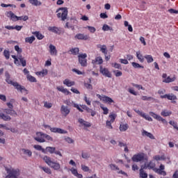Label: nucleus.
<instances>
[{
    "mask_svg": "<svg viewBox=\"0 0 178 178\" xmlns=\"http://www.w3.org/2000/svg\"><path fill=\"white\" fill-rule=\"evenodd\" d=\"M56 148L53 147H46V151L47 152H49V154H54Z\"/></svg>",
    "mask_w": 178,
    "mask_h": 178,
    "instance_id": "49530a36",
    "label": "nucleus"
},
{
    "mask_svg": "<svg viewBox=\"0 0 178 178\" xmlns=\"http://www.w3.org/2000/svg\"><path fill=\"white\" fill-rule=\"evenodd\" d=\"M141 99L142 101H149L151 99L154 100L155 99H154L152 97L142 96Z\"/></svg>",
    "mask_w": 178,
    "mask_h": 178,
    "instance_id": "13d9d810",
    "label": "nucleus"
},
{
    "mask_svg": "<svg viewBox=\"0 0 178 178\" xmlns=\"http://www.w3.org/2000/svg\"><path fill=\"white\" fill-rule=\"evenodd\" d=\"M88 83H84V87L87 88V90H92V85H91V78L88 79Z\"/></svg>",
    "mask_w": 178,
    "mask_h": 178,
    "instance_id": "e433bc0d",
    "label": "nucleus"
},
{
    "mask_svg": "<svg viewBox=\"0 0 178 178\" xmlns=\"http://www.w3.org/2000/svg\"><path fill=\"white\" fill-rule=\"evenodd\" d=\"M120 131H127L129 129V124H120Z\"/></svg>",
    "mask_w": 178,
    "mask_h": 178,
    "instance_id": "c756f323",
    "label": "nucleus"
},
{
    "mask_svg": "<svg viewBox=\"0 0 178 178\" xmlns=\"http://www.w3.org/2000/svg\"><path fill=\"white\" fill-rule=\"evenodd\" d=\"M64 86H66L67 87H73V86H75L76 82L73 81H70L69 79H65L63 81Z\"/></svg>",
    "mask_w": 178,
    "mask_h": 178,
    "instance_id": "b1692460",
    "label": "nucleus"
},
{
    "mask_svg": "<svg viewBox=\"0 0 178 178\" xmlns=\"http://www.w3.org/2000/svg\"><path fill=\"white\" fill-rule=\"evenodd\" d=\"M81 169L83 172H88L90 170V168L87 165H81Z\"/></svg>",
    "mask_w": 178,
    "mask_h": 178,
    "instance_id": "774afa93",
    "label": "nucleus"
},
{
    "mask_svg": "<svg viewBox=\"0 0 178 178\" xmlns=\"http://www.w3.org/2000/svg\"><path fill=\"white\" fill-rule=\"evenodd\" d=\"M44 136L45 134L38 132L36 133V137L34 138V140L38 141V143H45Z\"/></svg>",
    "mask_w": 178,
    "mask_h": 178,
    "instance_id": "f8f14e48",
    "label": "nucleus"
},
{
    "mask_svg": "<svg viewBox=\"0 0 178 178\" xmlns=\"http://www.w3.org/2000/svg\"><path fill=\"white\" fill-rule=\"evenodd\" d=\"M42 159L54 170H60V164L58 161H52V159L48 156H44Z\"/></svg>",
    "mask_w": 178,
    "mask_h": 178,
    "instance_id": "7ed1b4c3",
    "label": "nucleus"
},
{
    "mask_svg": "<svg viewBox=\"0 0 178 178\" xmlns=\"http://www.w3.org/2000/svg\"><path fill=\"white\" fill-rule=\"evenodd\" d=\"M1 6L2 8H16V5L15 4H5V3H1Z\"/></svg>",
    "mask_w": 178,
    "mask_h": 178,
    "instance_id": "864d4df0",
    "label": "nucleus"
},
{
    "mask_svg": "<svg viewBox=\"0 0 178 178\" xmlns=\"http://www.w3.org/2000/svg\"><path fill=\"white\" fill-rule=\"evenodd\" d=\"M33 148H35V149H36L37 151H42L43 154H45V149L42 148V146L40 145H33Z\"/></svg>",
    "mask_w": 178,
    "mask_h": 178,
    "instance_id": "58836bf2",
    "label": "nucleus"
},
{
    "mask_svg": "<svg viewBox=\"0 0 178 178\" xmlns=\"http://www.w3.org/2000/svg\"><path fill=\"white\" fill-rule=\"evenodd\" d=\"M15 49L17 52V54H22V52H23V50L19 47V45H15Z\"/></svg>",
    "mask_w": 178,
    "mask_h": 178,
    "instance_id": "69168bd1",
    "label": "nucleus"
},
{
    "mask_svg": "<svg viewBox=\"0 0 178 178\" xmlns=\"http://www.w3.org/2000/svg\"><path fill=\"white\" fill-rule=\"evenodd\" d=\"M131 65H132L133 67H134V69H144V66L140 65L138 63L133 62V63H131Z\"/></svg>",
    "mask_w": 178,
    "mask_h": 178,
    "instance_id": "ea45409f",
    "label": "nucleus"
},
{
    "mask_svg": "<svg viewBox=\"0 0 178 178\" xmlns=\"http://www.w3.org/2000/svg\"><path fill=\"white\" fill-rule=\"evenodd\" d=\"M133 162H141V161H144V154L139 153L137 154H135L131 158Z\"/></svg>",
    "mask_w": 178,
    "mask_h": 178,
    "instance_id": "dca6fc26",
    "label": "nucleus"
},
{
    "mask_svg": "<svg viewBox=\"0 0 178 178\" xmlns=\"http://www.w3.org/2000/svg\"><path fill=\"white\" fill-rule=\"evenodd\" d=\"M101 109L103 111L104 115H108L109 113V109L107 107H104V106H100Z\"/></svg>",
    "mask_w": 178,
    "mask_h": 178,
    "instance_id": "603ef678",
    "label": "nucleus"
},
{
    "mask_svg": "<svg viewBox=\"0 0 178 178\" xmlns=\"http://www.w3.org/2000/svg\"><path fill=\"white\" fill-rule=\"evenodd\" d=\"M75 38L76 40H83V41H87V40L90 39V36H88V35H84L83 33H78L75 35Z\"/></svg>",
    "mask_w": 178,
    "mask_h": 178,
    "instance_id": "412c9836",
    "label": "nucleus"
},
{
    "mask_svg": "<svg viewBox=\"0 0 178 178\" xmlns=\"http://www.w3.org/2000/svg\"><path fill=\"white\" fill-rule=\"evenodd\" d=\"M32 34L35 35V37L38 38V40H42L44 38V35H42L39 31L33 32Z\"/></svg>",
    "mask_w": 178,
    "mask_h": 178,
    "instance_id": "72a5a7b5",
    "label": "nucleus"
},
{
    "mask_svg": "<svg viewBox=\"0 0 178 178\" xmlns=\"http://www.w3.org/2000/svg\"><path fill=\"white\" fill-rule=\"evenodd\" d=\"M109 166L111 170H119V168L115 164H110Z\"/></svg>",
    "mask_w": 178,
    "mask_h": 178,
    "instance_id": "338daca9",
    "label": "nucleus"
},
{
    "mask_svg": "<svg viewBox=\"0 0 178 178\" xmlns=\"http://www.w3.org/2000/svg\"><path fill=\"white\" fill-rule=\"evenodd\" d=\"M47 30H49V31H51V33L58 34V35H60V34H62V28H58L56 26H49Z\"/></svg>",
    "mask_w": 178,
    "mask_h": 178,
    "instance_id": "4468645a",
    "label": "nucleus"
},
{
    "mask_svg": "<svg viewBox=\"0 0 178 178\" xmlns=\"http://www.w3.org/2000/svg\"><path fill=\"white\" fill-rule=\"evenodd\" d=\"M113 73L115 74V77H120L123 74L122 71L119 70L113 71Z\"/></svg>",
    "mask_w": 178,
    "mask_h": 178,
    "instance_id": "052dcab7",
    "label": "nucleus"
},
{
    "mask_svg": "<svg viewBox=\"0 0 178 178\" xmlns=\"http://www.w3.org/2000/svg\"><path fill=\"white\" fill-rule=\"evenodd\" d=\"M64 104H65V105H67L68 106H71V105H72V106H74V108H76V109H78V111H79V112H84V111L80 108V106H79V104L74 103V102H71L70 100H65L64 102Z\"/></svg>",
    "mask_w": 178,
    "mask_h": 178,
    "instance_id": "f3484780",
    "label": "nucleus"
},
{
    "mask_svg": "<svg viewBox=\"0 0 178 178\" xmlns=\"http://www.w3.org/2000/svg\"><path fill=\"white\" fill-rule=\"evenodd\" d=\"M97 48H99L100 52L104 54V55H108V49L106 48V45L105 44H97Z\"/></svg>",
    "mask_w": 178,
    "mask_h": 178,
    "instance_id": "4be33fe9",
    "label": "nucleus"
},
{
    "mask_svg": "<svg viewBox=\"0 0 178 178\" xmlns=\"http://www.w3.org/2000/svg\"><path fill=\"white\" fill-rule=\"evenodd\" d=\"M19 62L23 67H26V66H27V60H26V58H20Z\"/></svg>",
    "mask_w": 178,
    "mask_h": 178,
    "instance_id": "de8ad7c7",
    "label": "nucleus"
},
{
    "mask_svg": "<svg viewBox=\"0 0 178 178\" xmlns=\"http://www.w3.org/2000/svg\"><path fill=\"white\" fill-rule=\"evenodd\" d=\"M79 48H77V47L72 48V49L70 50V52H72V54L73 55H77V54H79Z\"/></svg>",
    "mask_w": 178,
    "mask_h": 178,
    "instance_id": "6e6d98bb",
    "label": "nucleus"
},
{
    "mask_svg": "<svg viewBox=\"0 0 178 178\" xmlns=\"http://www.w3.org/2000/svg\"><path fill=\"white\" fill-rule=\"evenodd\" d=\"M79 123L81 124L82 126H84V127H91V124L87 121H85L83 120V118H79L78 120Z\"/></svg>",
    "mask_w": 178,
    "mask_h": 178,
    "instance_id": "a878e982",
    "label": "nucleus"
},
{
    "mask_svg": "<svg viewBox=\"0 0 178 178\" xmlns=\"http://www.w3.org/2000/svg\"><path fill=\"white\" fill-rule=\"evenodd\" d=\"M78 58H79V62L80 65L83 67H86V66H87V59L86 58H87V54H79Z\"/></svg>",
    "mask_w": 178,
    "mask_h": 178,
    "instance_id": "9d476101",
    "label": "nucleus"
},
{
    "mask_svg": "<svg viewBox=\"0 0 178 178\" xmlns=\"http://www.w3.org/2000/svg\"><path fill=\"white\" fill-rule=\"evenodd\" d=\"M150 116H152L154 119H156V120H158L159 122H161L163 124H168V121H166L165 119L161 117V115L154 113V112H149Z\"/></svg>",
    "mask_w": 178,
    "mask_h": 178,
    "instance_id": "1a4fd4ad",
    "label": "nucleus"
},
{
    "mask_svg": "<svg viewBox=\"0 0 178 178\" xmlns=\"http://www.w3.org/2000/svg\"><path fill=\"white\" fill-rule=\"evenodd\" d=\"M3 112L4 113H0V119H2L4 122H10V120H12V118H10V116L16 118L17 115V113L12 108H4ZM9 115H10V116H9Z\"/></svg>",
    "mask_w": 178,
    "mask_h": 178,
    "instance_id": "f03ea898",
    "label": "nucleus"
},
{
    "mask_svg": "<svg viewBox=\"0 0 178 178\" xmlns=\"http://www.w3.org/2000/svg\"><path fill=\"white\" fill-rule=\"evenodd\" d=\"M6 83H8V84H11V86H13V87H15V88L17 90V91H20V92L22 93L25 92L26 94H27V89H26L24 86H22L17 82H13L10 79V78L6 79Z\"/></svg>",
    "mask_w": 178,
    "mask_h": 178,
    "instance_id": "39448f33",
    "label": "nucleus"
},
{
    "mask_svg": "<svg viewBox=\"0 0 178 178\" xmlns=\"http://www.w3.org/2000/svg\"><path fill=\"white\" fill-rule=\"evenodd\" d=\"M140 177L141 178H147L148 177V174L144 171V168L140 169Z\"/></svg>",
    "mask_w": 178,
    "mask_h": 178,
    "instance_id": "4c0bfd02",
    "label": "nucleus"
},
{
    "mask_svg": "<svg viewBox=\"0 0 178 178\" xmlns=\"http://www.w3.org/2000/svg\"><path fill=\"white\" fill-rule=\"evenodd\" d=\"M49 53L51 55V56H56L58 55V50H56V47H55L54 44H50L49 46Z\"/></svg>",
    "mask_w": 178,
    "mask_h": 178,
    "instance_id": "aec40b11",
    "label": "nucleus"
},
{
    "mask_svg": "<svg viewBox=\"0 0 178 178\" xmlns=\"http://www.w3.org/2000/svg\"><path fill=\"white\" fill-rule=\"evenodd\" d=\"M143 118L144 119H145V120H148V122H152V118H151L149 115H146L145 113L144 114V115L143 116Z\"/></svg>",
    "mask_w": 178,
    "mask_h": 178,
    "instance_id": "e2e57ef3",
    "label": "nucleus"
},
{
    "mask_svg": "<svg viewBox=\"0 0 178 178\" xmlns=\"http://www.w3.org/2000/svg\"><path fill=\"white\" fill-rule=\"evenodd\" d=\"M36 76H41V77H44L48 74V70H42V71L35 72Z\"/></svg>",
    "mask_w": 178,
    "mask_h": 178,
    "instance_id": "cd10ccee",
    "label": "nucleus"
},
{
    "mask_svg": "<svg viewBox=\"0 0 178 178\" xmlns=\"http://www.w3.org/2000/svg\"><path fill=\"white\" fill-rule=\"evenodd\" d=\"M161 116L166 118V117L170 116V115H172V111L164 109L161 111Z\"/></svg>",
    "mask_w": 178,
    "mask_h": 178,
    "instance_id": "7c9ffc66",
    "label": "nucleus"
},
{
    "mask_svg": "<svg viewBox=\"0 0 178 178\" xmlns=\"http://www.w3.org/2000/svg\"><path fill=\"white\" fill-rule=\"evenodd\" d=\"M160 98H161V99H167L169 101H176V99H177V97L173 95V93L161 95Z\"/></svg>",
    "mask_w": 178,
    "mask_h": 178,
    "instance_id": "ddd939ff",
    "label": "nucleus"
},
{
    "mask_svg": "<svg viewBox=\"0 0 178 178\" xmlns=\"http://www.w3.org/2000/svg\"><path fill=\"white\" fill-rule=\"evenodd\" d=\"M6 171L7 172V175L6 178H17L20 176V170L19 168H13L10 167V168L8 167L5 168Z\"/></svg>",
    "mask_w": 178,
    "mask_h": 178,
    "instance_id": "20e7f679",
    "label": "nucleus"
},
{
    "mask_svg": "<svg viewBox=\"0 0 178 178\" xmlns=\"http://www.w3.org/2000/svg\"><path fill=\"white\" fill-rule=\"evenodd\" d=\"M46 128L49 129L51 133H58V134H66L67 131H65L60 128L51 127L49 125H46Z\"/></svg>",
    "mask_w": 178,
    "mask_h": 178,
    "instance_id": "6e6552de",
    "label": "nucleus"
},
{
    "mask_svg": "<svg viewBox=\"0 0 178 178\" xmlns=\"http://www.w3.org/2000/svg\"><path fill=\"white\" fill-rule=\"evenodd\" d=\"M97 97L100 99V101H102V102H104L105 104H113V102H115L112 98L106 95H101L97 94Z\"/></svg>",
    "mask_w": 178,
    "mask_h": 178,
    "instance_id": "0eeeda50",
    "label": "nucleus"
},
{
    "mask_svg": "<svg viewBox=\"0 0 178 178\" xmlns=\"http://www.w3.org/2000/svg\"><path fill=\"white\" fill-rule=\"evenodd\" d=\"M176 80V76H174L172 78L168 76L166 79L163 80V83H173Z\"/></svg>",
    "mask_w": 178,
    "mask_h": 178,
    "instance_id": "f704fd0d",
    "label": "nucleus"
},
{
    "mask_svg": "<svg viewBox=\"0 0 178 178\" xmlns=\"http://www.w3.org/2000/svg\"><path fill=\"white\" fill-rule=\"evenodd\" d=\"M56 88H57L58 91L63 92V94H65V95H70V94H72V92H70V91H69V90L63 88V86H58Z\"/></svg>",
    "mask_w": 178,
    "mask_h": 178,
    "instance_id": "5701e85b",
    "label": "nucleus"
},
{
    "mask_svg": "<svg viewBox=\"0 0 178 178\" xmlns=\"http://www.w3.org/2000/svg\"><path fill=\"white\" fill-rule=\"evenodd\" d=\"M11 57L13 58V59H14V63L17 66H20V62L19 60H20V59L24 58L22 54H17V56L15 55H12Z\"/></svg>",
    "mask_w": 178,
    "mask_h": 178,
    "instance_id": "2eb2a0df",
    "label": "nucleus"
},
{
    "mask_svg": "<svg viewBox=\"0 0 178 178\" xmlns=\"http://www.w3.org/2000/svg\"><path fill=\"white\" fill-rule=\"evenodd\" d=\"M57 17L61 19L63 22H65L67 19V8H60L56 10Z\"/></svg>",
    "mask_w": 178,
    "mask_h": 178,
    "instance_id": "423d86ee",
    "label": "nucleus"
},
{
    "mask_svg": "<svg viewBox=\"0 0 178 178\" xmlns=\"http://www.w3.org/2000/svg\"><path fill=\"white\" fill-rule=\"evenodd\" d=\"M82 109H84V111H86V112L88 113H90V112H91V108H90L88 106H87L86 105H82L81 106Z\"/></svg>",
    "mask_w": 178,
    "mask_h": 178,
    "instance_id": "680f3d73",
    "label": "nucleus"
},
{
    "mask_svg": "<svg viewBox=\"0 0 178 178\" xmlns=\"http://www.w3.org/2000/svg\"><path fill=\"white\" fill-rule=\"evenodd\" d=\"M86 29H88L90 31V33H92V34H94V33H95V31H97V29L94 26H88L86 27Z\"/></svg>",
    "mask_w": 178,
    "mask_h": 178,
    "instance_id": "3c124183",
    "label": "nucleus"
},
{
    "mask_svg": "<svg viewBox=\"0 0 178 178\" xmlns=\"http://www.w3.org/2000/svg\"><path fill=\"white\" fill-rule=\"evenodd\" d=\"M34 41H35V37L34 36L27 37L25 38V42H28L29 44H33Z\"/></svg>",
    "mask_w": 178,
    "mask_h": 178,
    "instance_id": "c9c22d12",
    "label": "nucleus"
},
{
    "mask_svg": "<svg viewBox=\"0 0 178 178\" xmlns=\"http://www.w3.org/2000/svg\"><path fill=\"white\" fill-rule=\"evenodd\" d=\"M60 112L62 115H63V116L66 118V116H67V115L70 113V109H69L67 106L63 105L61 106V108H60Z\"/></svg>",
    "mask_w": 178,
    "mask_h": 178,
    "instance_id": "6ab92c4d",
    "label": "nucleus"
},
{
    "mask_svg": "<svg viewBox=\"0 0 178 178\" xmlns=\"http://www.w3.org/2000/svg\"><path fill=\"white\" fill-rule=\"evenodd\" d=\"M40 169H41L42 171L44 172V173H47V175H52V170H51V168L48 167H42L39 166Z\"/></svg>",
    "mask_w": 178,
    "mask_h": 178,
    "instance_id": "c85d7f7f",
    "label": "nucleus"
},
{
    "mask_svg": "<svg viewBox=\"0 0 178 178\" xmlns=\"http://www.w3.org/2000/svg\"><path fill=\"white\" fill-rule=\"evenodd\" d=\"M29 2L33 6H41L42 5V3L38 0H29Z\"/></svg>",
    "mask_w": 178,
    "mask_h": 178,
    "instance_id": "bb28decb",
    "label": "nucleus"
},
{
    "mask_svg": "<svg viewBox=\"0 0 178 178\" xmlns=\"http://www.w3.org/2000/svg\"><path fill=\"white\" fill-rule=\"evenodd\" d=\"M133 86L137 88L138 90H145V88H144V87H143V86L141 85L133 83Z\"/></svg>",
    "mask_w": 178,
    "mask_h": 178,
    "instance_id": "0e129e2a",
    "label": "nucleus"
},
{
    "mask_svg": "<svg viewBox=\"0 0 178 178\" xmlns=\"http://www.w3.org/2000/svg\"><path fill=\"white\" fill-rule=\"evenodd\" d=\"M17 19H18L17 22H18V20H23L24 22H27V20H29V16H27V15L20 16V17H18Z\"/></svg>",
    "mask_w": 178,
    "mask_h": 178,
    "instance_id": "4d7b16f0",
    "label": "nucleus"
},
{
    "mask_svg": "<svg viewBox=\"0 0 178 178\" xmlns=\"http://www.w3.org/2000/svg\"><path fill=\"white\" fill-rule=\"evenodd\" d=\"M145 59H146L147 63H152L154 62V58L151 55H145Z\"/></svg>",
    "mask_w": 178,
    "mask_h": 178,
    "instance_id": "a19ab883",
    "label": "nucleus"
},
{
    "mask_svg": "<svg viewBox=\"0 0 178 178\" xmlns=\"http://www.w3.org/2000/svg\"><path fill=\"white\" fill-rule=\"evenodd\" d=\"M6 16L9 17L13 22H17V15H15V13H13L12 11H7L6 13Z\"/></svg>",
    "mask_w": 178,
    "mask_h": 178,
    "instance_id": "a211bd4d",
    "label": "nucleus"
},
{
    "mask_svg": "<svg viewBox=\"0 0 178 178\" xmlns=\"http://www.w3.org/2000/svg\"><path fill=\"white\" fill-rule=\"evenodd\" d=\"M5 135V134L0 130V144H5L6 140L3 138V136Z\"/></svg>",
    "mask_w": 178,
    "mask_h": 178,
    "instance_id": "a18cd8bd",
    "label": "nucleus"
},
{
    "mask_svg": "<svg viewBox=\"0 0 178 178\" xmlns=\"http://www.w3.org/2000/svg\"><path fill=\"white\" fill-rule=\"evenodd\" d=\"M13 102H15V100L11 99L10 102L6 103L8 109H13V104H12Z\"/></svg>",
    "mask_w": 178,
    "mask_h": 178,
    "instance_id": "8fccbe9b",
    "label": "nucleus"
},
{
    "mask_svg": "<svg viewBox=\"0 0 178 178\" xmlns=\"http://www.w3.org/2000/svg\"><path fill=\"white\" fill-rule=\"evenodd\" d=\"M155 163H154L153 161H149V163L145 164L143 169H152V170H154L155 173H157V175L166 176V171H165V165H163V164H161L159 168H155Z\"/></svg>",
    "mask_w": 178,
    "mask_h": 178,
    "instance_id": "f257e3e1",
    "label": "nucleus"
},
{
    "mask_svg": "<svg viewBox=\"0 0 178 178\" xmlns=\"http://www.w3.org/2000/svg\"><path fill=\"white\" fill-rule=\"evenodd\" d=\"M22 151L25 155H28V156H31V155H33V152H31L30 149H22Z\"/></svg>",
    "mask_w": 178,
    "mask_h": 178,
    "instance_id": "09e8293b",
    "label": "nucleus"
},
{
    "mask_svg": "<svg viewBox=\"0 0 178 178\" xmlns=\"http://www.w3.org/2000/svg\"><path fill=\"white\" fill-rule=\"evenodd\" d=\"M116 116L118 115L115 113L110 114L108 116V118L111 119L110 121L113 123V122H115V120L116 119Z\"/></svg>",
    "mask_w": 178,
    "mask_h": 178,
    "instance_id": "5fc2aeb1",
    "label": "nucleus"
},
{
    "mask_svg": "<svg viewBox=\"0 0 178 178\" xmlns=\"http://www.w3.org/2000/svg\"><path fill=\"white\" fill-rule=\"evenodd\" d=\"M136 57H137V59H138V60L140 62V63H144V60L145 58L143 56V54H141L140 51L136 52Z\"/></svg>",
    "mask_w": 178,
    "mask_h": 178,
    "instance_id": "2f4dec72",
    "label": "nucleus"
},
{
    "mask_svg": "<svg viewBox=\"0 0 178 178\" xmlns=\"http://www.w3.org/2000/svg\"><path fill=\"white\" fill-rule=\"evenodd\" d=\"M142 136L143 137H148L149 138H151V140H155V136L154 135L145 130L142 131Z\"/></svg>",
    "mask_w": 178,
    "mask_h": 178,
    "instance_id": "393cba45",
    "label": "nucleus"
},
{
    "mask_svg": "<svg viewBox=\"0 0 178 178\" xmlns=\"http://www.w3.org/2000/svg\"><path fill=\"white\" fill-rule=\"evenodd\" d=\"M98 63V65H102L104 63V60L102 59V57L99 56L96 57L95 60H92V63Z\"/></svg>",
    "mask_w": 178,
    "mask_h": 178,
    "instance_id": "473e14b6",
    "label": "nucleus"
},
{
    "mask_svg": "<svg viewBox=\"0 0 178 178\" xmlns=\"http://www.w3.org/2000/svg\"><path fill=\"white\" fill-rule=\"evenodd\" d=\"M3 55L6 58V59L8 60L9 58H10V51H9V50L5 49L3 51Z\"/></svg>",
    "mask_w": 178,
    "mask_h": 178,
    "instance_id": "37998d69",
    "label": "nucleus"
},
{
    "mask_svg": "<svg viewBox=\"0 0 178 178\" xmlns=\"http://www.w3.org/2000/svg\"><path fill=\"white\" fill-rule=\"evenodd\" d=\"M83 101H85L86 104H87V105L90 106L91 105V101L90 100V98L87 97V95H85L84 97H83Z\"/></svg>",
    "mask_w": 178,
    "mask_h": 178,
    "instance_id": "bf43d9fd",
    "label": "nucleus"
},
{
    "mask_svg": "<svg viewBox=\"0 0 178 178\" xmlns=\"http://www.w3.org/2000/svg\"><path fill=\"white\" fill-rule=\"evenodd\" d=\"M124 26L125 27H128V31H130V33H132V31H133V26H131V25L129 24V22L124 21Z\"/></svg>",
    "mask_w": 178,
    "mask_h": 178,
    "instance_id": "c03bdc74",
    "label": "nucleus"
},
{
    "mask_svg": "<svg viewBox=\"0 0 178 178\" xmlns=\"http://www.w3.org/2000/svg\"><path fill=\"white\" fill-rule=\"evenodd\" d=\"M99 72L100 73H102V74H103V76H105L106 77H112V74L111 73V72H109V70H108V68L102 67V65L99 66Z\"/></svg>",
    "mask_w": 178,
    "mask_h": 178,
    "instance_id": "9b49d317",
    "label": "nucleus"
},
{
    "mask_svg": "<svg viewBox=\"0 0 178 178\" xmlns=\"http://www.w3.org/2000/svg\"><path fill=\"white\" fill-rule=\"evenodd\" d=\"M26 79L27 80H29V81H31V83H37V79H35V77L28 74V76H26Z\"/></svg>",
    "mask_w": 178,
    "mask_h": 178,
    "instance_id": "79ce46f5",
    "label": "nucleus"
}]
</instances>
